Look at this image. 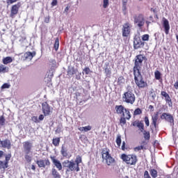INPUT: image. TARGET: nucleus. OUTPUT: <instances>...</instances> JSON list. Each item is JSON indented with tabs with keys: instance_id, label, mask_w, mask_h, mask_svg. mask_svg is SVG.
Instances as JSON below:
<instances>
[{
	"instance_id": "39",
	"label": "nucleus",
	"mask_w": 178,
	"mask_h": 178,
	"mask_svg": "<svg viewBox=\"0 0 178 178\" xmlns=\"http://www.w3.org/2000/svg\"><path fill=\"white\" fill-rule=\"evenodd\" d=\"M6 120L5 119V116L1 115L0 116V126H5V123Z\"/></svg>"
},
{
	"instance_id": "40",
	"label": "nucleus",
	"mask_w": 178,
	"mask_h": 178,
	"mask_svg": "<svg viewBox=\"0 0 178 178\" xmlns=\"http://www.w3.org/2000/svg\"><path fill=\"white\" fill-rule=\"evenodd\" d=\"M141 113H143V110H141L140 108H138L135 109L134 112V115L137 116L138 115H141Z\"/></svg>"
},
{
	"instance_id": "62",
	"label": "nucleus",
	"mask_w": 178,
	"mask_h": 178,
	"mask_svg": "<svg viewBox=\"0 0 178 178\" xmlns=\"http://www.w3.org/2000/svg\"><path fill=\"white\" fill-rule=\"evenodd\" d=\"M3 156V151L0 150V158H2Z\"/></svg>"
},
{
	"instance_id": "42",
	"label": "nucleus",
	"mask_w": 178,
	"mask_h": 178,
	"mask_svg": "<svg viewBox=\"0 0 178 178\" xmlns=\"http://www.w3.org/2000/svg\"><path fill=\"white\" fill-rule=\"evenodd\" d=\"M142 41H149V35L145 34L142 35Z\"/></svg>"
},
{
	"instance_id": "32",
	"label": "nucleus",
	"mask_w": 178,
	"mask_h": 178,
	"mask_svg": "<svg viewBox=\"0 0 178 178\" xmlns=\"http://www.w3.org/2000/svg\"><path fill=\"white\" fill-rule=\"evenodd\" d=\"M150 175L152 178H156L158 177V171L155 169H150L149 170Z\"/></svg>"
},
{
	"instance_id": "53",
	"label": "nucleus",
	"mask_w": 178,
	"mask_h": 178,
	"mask_svg": "<svg viewBox=\"0 0 178 178\" xmlns=\"http://www.w3.org/2000/svg\"><path fill=\"white\" fill-rule=\"evenodd\" d=\"M9 161H10V156H6L4 162H7L9 164Z\"/></svg>"
},
{
	"instance_id": "2",
	"label": "nucleus",
	"mask_w": 178,
	"mask_h": 178,
	"mask_svg": "<svg viewBox=\"0 0 178 178\" xmlns=\"http://www.w3.org/2000/svg\"><path fill=\"white\" fill-rule=\"evenodd\" d=\"M120 159L128 166H136L138 162V159L136 154H121Z\"/></svg>"
},
{
	"instance_id": "34",
	"label": "nucleus",
	"mask_w": 178,
	"mask_h": 178,
	"mask_svg": "<svg viewBox=\"0 0 178 178\" xmlns=\"http://www.w3.org/2000/svg\"><path fill=\"white\" fill-rule=\"evenodd\" d=\"M54 48L56 51L59 49V38H56L55 39V42H54Z\"/></svg>"
},
{
	"instance_id": "37",
	"label": "nucleus",
	"mask_w": 178,
	"mask_h": 178,
	"mask_svg": "<svg viewBox=\"0 0 178 178\" xmlns=\"http://www.w3.org/2000/svg\"><path fill=\"white\" fill-rule=\"evenodd\" d=\"M75 164H76L78 166H80V163L83 162V159H81V156H77L75 161H74Z\"/></svg>"
},
{
	"instance_id": "3",
	"label": "nucleus",
	"mask_w": 178,
	"mask_h": 178,
	"mask_svg": "<svg viewBox=\"0 0 178 178\" xmlns=\"http://www.w3.org/2000/svg\"><path fill=\"white\" fill-rule=\"evenodd\" d=\"M110 152L111 150L108 147L103 148L101 152L103 161L106 162L108 166H111L112 163H115V159L112 157Z\"/></svg>"
},
{
	"instance_id": "63",
	"label": "nucleus",
	"mask_w": 178,
	"mask_h": 178,
	"mask_svg": "<svg viewBox=\"0 0 178 178\" xmlns=\"http://www.w3.org/2000/svg\"><path fill=\"white\" fill-rule=\"evenodd\" d=\"M31 169H32V170H35V165H31Z\"/></svg>"
},
{
	"instance_id": "54",
	"label": "nucleus",
	"mask_w": 178,
	"mask_h": 178,
	"mask_svg": "<svg viewBox=\"0 0 178 178\" xmlns=\"http://www.w3.org/2000/svg\"><path fill=\"white\" fill-rule=\"evenodd\" d=\"M70 6H67L64 10V13H68Z\"/></svg>"
},
{
	"instance_id": "57",
	"label": "nucleus",
	"mask_w": 178,
	"mask_h": 178,
	"mask_svg": "<svg viewBox=\"0 0 178 178\" xmlns=\"http://www.w3.org/2000/svg\"><path fill=\"white\" fill-rule=\"evenodd\" d=\"M174 87L175 90H178V81L175 83Z\"/></svg>"
},
{
	"instance_id": "21",
	"label": "nucleus",
	"mask_w": 178,
	"mask_h": 178,
	"mask_svg": "<svg viewBox=\"0 0 178 178\" xmlns=\"http://www.w3.org/2000/svg\"><path fill=\"white\" fill-rule=\"evenodd\" d=\"M0 145H1L2 148H7V149H10V148H12V143L9 139L1 140Z\"/></svg>"
},
{
	"instance_id": "20",
	"label": "nucleus",
	"mask_w": 178,
	"mask_h": 178,
	"mask_svg": "<svg viewBox=\"0 0 178 178\" xmlns=\"http://www.w3.org/2000/svg\"><path fill=\"white\" fill-rule=\"evenodd\" d=\"M50 159L58 170H62V163H60V161H59V160L56 159V157L55 156H51Z\"/></svg>"
},
{
	"instance_id": "46",
	"label": "nucleus",
	"mask_w": 178,
	"mask_h": 178,
	"mask_svg": "<svg viewBox=\"0 0 178 178\" xmlns=\"http://www.w3.org/2000/svg\"><path fill=\"white\" fill-rule=\"evenodd\" d=\"M83 72H84L85 74H90V73H91V70H90V67H86L83 69Z\"/></svg>"
},
{
	"instance_id": "26",
	"label": "nucleus",
	"mask_w": 178,
	"mask_h": 178,
	"mask_svg": "<svg viewBox=\"0 0 178 178\" xmlns=\"http://www.w3.org/2000/svg\"><path fill=\"white\" fill-rule=\"evenodd\" d=\"M143 134V137L145 138L144 141H147L148 143V141H149V139L151 138V134L149 133V131H145L143 129V131H140Z\"/></svg>"
},
{
	"instance_id": "60",
	"label": "nucleus",
	"mask_w": 178,
	"mask_h": 178,
	"mask_svg": "<svg viewBox=\"0 0 178 178\" xmlns=\"http://www.w3.org/2000/svg\"><path fill=\"white\" fill-rule=\"evenodd\" d=\"M150 10H151V12H153V13H156V8H151L150 9Z\"/></svg>"
},
{
	"instance_id": "52",
	"label": "nucleus",
	"mask_w": 178,
	"mask_h": 178,
	"mask_svg": "<svg viewBox=\"0 0 178 178\" xmlns=\"http://www.w3.org/2000/svg\"><path fill=\"white\" fill-rule=\"evenodd\" d=\"M121 149H122V151H124V149H126V143L124 141L122 142Z\"/></svg>"
},
{
	"instance_id": "56",
	"label": "nucleus",
	"mask_w": 178,
	"mask_h": 178,
	"mask_svg": "<svg viewBox=\"0 0 178 178\" xmlns=\"http://www.w3.org/2000/svg\"><path fill=\"white\" fill-rule=\"evenodd\" d=\"M127 5V3H122V9H123V10H126V9H127V8H126Z\"/></svg>"
},
{
	"instance_id": "10",
	"label": "nucleus",
	"mask_w": 178,
	"mask_h": 178,
	"mask_svg": "<svg viewBox=\"0 0 178 178\" xmlns=\"http://www.w3.org/2000/svg\"><path fill=\"white\" fill-rule=\"evenodd\" d=\"M53 108L48 104V102L42 103V111L44 116H49L52 113Z\"/></svg>"
},
{
	"instance_id": "22",
	"label": "nucleus",
	"mask_w": 178,
	"mask_h": 178,
	"mask_svg": "<svg viewBox=\"0 0 178 178\" xmlns=\"http://www.w3.org/2000/svg\"><path fill=\"white\" fill-rule=\"evenodd\" d=\"M79 72L77 68H74V67H68L67 71V74L69 77H73L74 74H76Z\"/></svg>"
},
{
	"instance_id": "43",
	"label": "nucleus",
	"mask_w": 178,
	"mask_h": 178,
	"mask_svg": "<svg viewBox=\"0 0 178 178\" xmlns=\"http://www.w3.org/2000/svg\"><path fill=\"white\" fill-rule=\"evenodd\" d=\"M105 73H106V76H107V77H111V74H112V71H111L109 68L106 67Z\"/></svg>"
},
{
	"instance_id": "25",
	"label": "nucleus",
	"mask_w": 178,
	"mask_h": 178,
	"mask_svg": "<svg viewBox=\"0 0 178 178\" xmlns=\"http://www.w3.org/2000/svg\"><path fill=\"white\" fill-rule=\"evenodd\" d=\"M126 108L123 105L115 106V111L118 115H122L126 111Z\"/></svg>"
},
{
	"instance_id": "11",
	"label": "nucleus",
	"mask_w": 178,
	"mask_h": 178,
	"mask_svg": "<svg viewBox=\"0 0 178 178\" xmlns=\"http://www.w3.org/2000/svg\"><path fill=\"white\" fill-rule=\"evenodd\" d=\"M122 37H129L131 31V24L129 22H126L122 25Z\"/></svg>"
},
{
	"instance_id": "17",
	"label": "nucleus",
	"mask_w": 178,
	"mask_h": 178,
	"mask_svg": "<svg viewBox=\"0 0 178 178\" xmlns=\"http://www.w3.org/2000/svg\"><path fill=\"white\" fill-rule=\"evenodd\" d=\"M131 126L134 127H138L140 131H144V122L136 120L131 123Z\"/></svg>"
},
{
	"instance_id": "15",
	"label": "nucleus",
	"mask_w": 178,
	"mask_h": 178,
	"mask_svg": "<svg viewBox=\"0 0 178 178\" xmlns=\"http://www.w3.org/2000/svg\"><path fill=\"white\" fill-rule=\"evenodd\" d=\"M161 119H162V120H165L169 123H175V118H173V115L170 113H163L161 115Z\"/></svg>"
},
{
	"instance_id": "49",
	"label": "nucleus",
	"mask_w": 178,
	"mask_h": 178,
	"mask_svg": "<svg viewBox=\"0 0 178 178\" xmlns=\"http://www.w3.org/2000/svg\"><path fill=\"white\" fill-rule=\"evenodd\" d=\"M144 178H151V176L149 175V172H148L147 170H145L144 172Z\"/></svg>"
},
{
	"instance_id": "61",
	"label": "nucleus",
	"mask_w": 178,
	"mask_h": 178,
	"mask_svg": "<svg viewBox=\"0 0 178 178\" xmlns=\"http://www.w3.org/2000/svg\"><path fill=\"white\" fill-rule=\"evenodd\" d=\"M146 24H147V27H149V24H151V22L149 21H146Z\"/></svg>"
},
{
	"instance_id": "33",
	"label": "nucleus",
	"mask_w": 178,
	"mask_h": 178,
	"mask_svg": "<svg viewBox=\"0 0 178 178\" xmlns=\"http://www.w3.org/2000/svg\"><path fill=\"white\" fill-rule=\"evenodd\" d=\"M51 175L54 178H60V174L55 168H52Z\"/></svg>"
},
{
	"instance_id": "28",
	"label": "nucleus",
	"mask_w": 178,
	"mask_h": 178,
	"mask_svg": "<svg viewBox=\"0 0 178 178\" xmlns=\"http://www.w3.org/2000/svg\"><path fill=\"white\" fill-rule=\"evenodd\" d=\"M60 154L65 158H67V156L69 155L67 154V149L65 147V145H63L61 147Z\"/></svg>"
},
{
	"instance_id": "50",
	"label": "nucleus",
	"mask_w": 178,
	"mask_h": 178,
	"mask_svg": "<svg viewBox=\"0 0 178 178\" xmlns=\"http://www.w3.org/2000/svg\"><path fill=\"white\" fill-rule=\"evenodd\" d=\"M32 120L34 122V123H38L40 121H38V117L37 116H33Z\"/></svg>"
},
{
	"instance_id": "6",
	"label": "nucleus",
	"mask_w": 178,
	"mask_h": 178,
	"mask_svg": "<svg viewBox=\"0 0 178 178\" xmlns=\"http://www.w3.org/2000/svg\"><path fill=\"white\" fill-rule=\"evenodd\" d=\"M122 101L125 104H129V105H134L136 102V95L133 92V90H127L122 94Z\"/></svg>"
},
{
	"instance_id": "5",
	"label": "nucleus",
	"mask_w": 178,
	"mask_h": 178,
	"mask_svg": "<svg viewBox=\"0 0 178 178\" xmlns=\"http://www.w3.org/2000/svg\"><path fill=\"white\" fill-rule=\"evenodd\" d=\"M145 57L142 54H138L135 57L134 66L133 67L134 73L141 72V67H143V62H144Z\"/></svg>"
},
{
	"instance_id": "24",
	"label": "nucleus",
	"mask_w": 178,
	"mask_h": 178,
	"mask_svg": "<svg viewBox=\"0 0 178 178\" xmlns=\"http://www.w3.org/2000/svg\"><path fill=\"white\" fill-rule=\"evenodd\" d=\"M35 55H37V53L35 51H33V52L26 51L24 54V58L25 59H29V60H31L35 56Z\"/></svg>"
},
{
	"instance_id": "1",
	"label": "nucleus",
	"mask_w": 178,
	"mask_h": 178,
	"mask_svg": "<svg viewBox=\"0 0 178 178\" xmlns=\"http://www.w3.org/2000/svg\"><path fill=\"white\" fill-rule=\"evenodd\" d=\"M135 84L139 90H144L148 88V83L144 79L141 72H134Z\"/></svg>"
},
{
	"instance_id": "8",
	"label": "nucleus",
	"mask_w": 178,
	"mask_h": 178,
	"mask_svg": "<svg viewBox=\"0 0 178 178\" xmlns=\"http://www.w3.org/2000/svg\"><path fill=\"white\" fill-rule=\"evenodd\" d=\"M134 24H137L139 29H142L144 24H145V18L143 14H138L134 17Z\"/></svg>"
},
{
	"instance_id": "23",
	"label": "nucleus",
	"mask_w": 178,
	"mask_h": 178,
	"mask_svg": "<svg viewBox=\"0 0 178 178\" xmlns=\"http://www.w3.org/2000/svg\"><path fill=\"white\" fill-rule=\"evenodd\" d=\"M158 119H159V113H155L152 116V124L154 126L155 129H157L158 127V124H156L158 122Z\"/></svg>"
},
{
	"instance_id": "9",
	"label": "nucleus",
	"mask_w": 178,
	"mask_h": 178,
	"mask_svg": "<svg viewBox=\"0 0 178 178\" xmlns=\"http://www.w3.org/2000/svg\"><path fill=\"white\" fill-rule=\"evenodd\" d=\"M130 119H131V114H130V111L127 108L123 113L121 114L120 123L124 125L126 124V120H130Z\"/></svg>"
},
{
	"instance_id": "30",
	"label": "nucleus",
	"mask_w": 178,
	"mask_h": 178,
	"mask_svg": "<svg viewBox=\"0 0 178 178\" xmlns=\"http://www.w3.org/2000/svg\"><path fill=\"white\" fill-rule=\"evenodd\" d=\"M52 144L54 147H59L60 144V138H54L52 139Z\"/></svg>"
},
{
	"instance_id": "47",
	"label": "nucleus",
	"mask_w": 178,
	"mask_h": 178,
	"mask_svg": "<svg viewBox=\"0 0 178 178\" xmlns=\"http://www.w3.org/2000/svg\"><path fill=\"white\" fill-rule=\"evenodd\" d=\"M5 88H10V84L9 83H3L2 86H1V90H5Z\"/></svg>"
},
{
	"instance_id": "44",
	"label": "nucleus",
	"mask_w": 178,
	"mask_h": 178,
	"mask_svg": "<svg viewBox=\"0 0 178 178\" xmlns=\"http://www.w3.org/2000/svg\"><path fill=\"white\" fill-rule=\"evenodd\" d=\"M109 6V0H103V8L106 9Z\"/></svg>"
},
{
	"instance_id": "13",
	"label": "nucleus",
	"mask_w": 178,
	"mask_h": 178,
	"mask_svg": "<svg viewBox=\"0 0 178 178\" xmlns=\"http://www.w3.org/2000/svg\"><path fill=\"white\" fill-rule=\"evenodd\" d=\"M144 45H145V42L141 40L140 37H135L134 38V48L135 49H140V48H144Z\"/></svg>"
},
{
	"instance_id": "35",
	"label": "nucleus",
	"mask_w": 178,
	"mask_h": 178,
	"mask_svg": "<svg viewBox=\"0 0 178 178\" xmlns=\"http://www.w3.org/2000/svg\"><path fill=\"white\" fill-rule=\"evenodd\" d=\"M91 129H92L91 126L89 125V126H86V127H80V128H79V130L80 131L87 132V131H90V130H91Z\"/></svg>"
},
{
	"instance_id": "27",
	"label": "nucleus",
	"mask_w": 178,
	"mask_h": 178,
	"mask_svg": "<svg viewBox=\"0 0 178 178\" xmlns=\"http://www.w3.org/2000/svg\"><path fill=\"white\" fill-rule=\"evenodd\" d=\"M9 168V164L8 162L0 161V170L5 172V169H8Z\"/></svg>"
},
{
	"instance_id": "14",
	"label": "nucleus",
	"mask_w": 178,
	"mask_h": 178,
	"mask_svg": "<svg viewBox=\"0 0 178 178\" xmlns=\"http://www.w3.org/2000/svg\"><path fill=\"white\" fill-rule=\"evenodd\" d=\"M35 163L38 164V168H45L47 166L51 165V161H49V159H40L35 161Z\"/></svg>"
},
{
	"instance_id": "64",
	"label": "nucleus",
	"mask_w": 178,
	"mask_h": 178,
	"mask_svg": "<svg viewBox=\"0 0 178 178\" xmlns=\"http://www.w3.org/2000/svg\"><path fill=\"white\" fill-rule=\"evenodd\" d=\"M149 109H150L151 111H152V109H154V106L149 105Z\"/></svg>"
},
{
	"instance_id": "38",
	"label": "nucleus",
	"mask_w": 178,
	"mask_h": 178,
	"mask_svg": "<svg viewBox=\"0 0 178 178\" xmlns=\"http://www.w3.org/2000/svg\"><path fill=\"white\" fill-rule=\"evenodd\" d=\"M115 143H116L118 147H120V145H122V136H120V135L117 136Z\"/></svg>"
},
{
	"instance_id": "58",
	"label": "nucleus",
	"mask_w": 178,
	"mask_h": 178,
	"mask_svg": "<svg viewBox=\"0 0 178 178\" xmlns=\"http://www.w3.org/2000/svg\"><path fill=\"white\" fill-rule=\"evenodd\" d=\"M44 116H45V115H44L42 114L40 115L39 118H38V120H40V121L44 119Z\"/></svg>"
},
{
	"instance_id": "48",
	"label": "nucleus",
	"mask_w": 178,
	"mask_h": 178,
	"mask_svg": "<svg viewBox=\"0 0 178 178\" xmlns=\"http://www.w3.org/2000/svg\"><path fill=\"white\" fill-rule=\"evenodd\" d=\"M19 0H6L7 5H12V3H15L17 2Z\"/></svg>"
},
{
	"instance_id": "55",
	"label": "nucleus",
	"mask_w": 178,
	"mask_h": 178,
	"mask_svg": "<svg viewBox=\"0 0 178 178\" xmlns=\"http://www.w3.org/2000/svg\"><path fill=\"white\" fill-rule=\"evenodd\" d=\"M49 20H50L49 16L46 17L44 18V23H49Z\"/></svg>"
},
{
	"instance_id": "19",
	"label": "nucleus",
	"mask_w": 178,
	"mask_h": 178,
	"mask_svg": "<svg viewBox=\"0 0 178 178\" xmlns=\"http://www.w3.org/2000/svg\"><path fill=\"white\" fill-rule=\"evenodd\" d=\"M161 95L165 98V102L168 104V106L172 107V99L170 98V96L166 91H161Z\"/></svg>"
},
{
	"instance_id": "12",
	"label": "nucleus",
	"mask_w": 178,
	"mask_h": 178,
	"mask_svg": "<svg viewBox=\"0 0 178 178\" xmlns=\"http://www.w3.org/2000/svg\"><path fill=\"white\" fill-rule=\"evenodd\" d=\"M22 6V3L18 2L17 4H14L12 6L10 9V17H12V19L15 18V16L19 13V9H20V7Z\"/></svg>"
},
{
	"instance_id": "31",
	"label": "nucleus",
	"mask_w": 178,
	"mask_h": 178,
	"mask_svg": "<svg viewBox=\"0 0 178 178\" xmlns=\"http://www.w3.org/2000/svg\"><path fill=\"white\" fill-rule=\"evenodd\" d=\"M9 72V67L0 64V73H8Z\"/></svg>"
},
{
	"instance_id": "29",
	"label": "nucleus",
	"mask_w": 178,
	"mask_h": 178,
	"mask_svg": "<svg viewBox=\"0 0 178 178\" xmlns=\"http://www.w3.org/2000/svg\"><path fill=\"white\" fill-rule=\"evenodd\" d=\"M12 62H13V59H12V57L10 56H7L3 58V65H8V63H12Z\"/></svg>"
},
{
	"instance_id": "18",
	"label": "nucleus",
	"mask_w": 178,
	"mask_h": 178,
	"mask_svg": "<svg viewBox=\"0 0 178 178\" xmlns=\"http://www.w3.org/2000/svg\"><path fill=\"white\" fill-rule=\"evenodd\" d=\"M163 27L164 29L165 34L168 35L170 30V25L169 24V21L168 20V19L165 17L163 18Z\"/></svg>"
},
{
	"instance_id": "45",
	"label": "nucleus",
	"mask_w": 178,
	"mask_h": 178,
	"mask_svg": "<svg viewBox=\"0 0 178 178\" xmlns=\"http://www.w3.org/2000/svg\"><path fill=\"white\" fill-rule=\"evenodd\" d=\"M144 122L145 123L146 127H149V118H148V116H145L144 118Z\"/></svg>"
},
{
	"instance_id": "41",
	"label": "nucleus",
	"mask_w": 178,
	"mask_h": 178,
	"mask_svg": "<svg viewBox=\"0 0 178 178\" xmlns=\"http://www.w3.org/2000/svg\"><path fill=\"white\" fill-rule=\"evenodd\" d=\"M161 72L158 70H156L155 72H154V77L156 79V80H161Z\"/></svg>"
},
{
	"instance_id": "36",
	"label": "nucleus",
	"mask_w": 178,
	"mask_h": 178,
	"mask_svg": "<svg viewBox=\"0 0 178 178\" xmlns=\"http://www.w3.org/2000/svg\"><path fill=\"white\" fill-rule=\"evenodd\" d=\"M124 81H125L124 77L123 76H121L118 79V85L122 86V84H124Z\"/></svg>"
},
{
	"instance_id": "4",
	"label": "nucleus",
	"mask_w": 178,
	"mask_h": 178,
	"mask_svg": "<svg viewBox=\"0 0 178 178\" xmlns=\"http://www.w3.org/2000/svg\"><path fill=\"white\" fill-rule=\"evenodd\" d=\"M22 144L24 152L25 154L24 158L26 162H28V163H30L32 161L30 154H31V151L33 149V143H31V142L30 141H25L23 142Z\"/></svg>"
},
{
	"instance_id": "59",
	"label": "nucleus",
	"mask_w": 178,
	"mask_h": 178,
	"mask_svg": "<svg viewBox=\"0 0 178 178\" xmlns=\"http://www.w3.org/2000/svg\"><path fill=\"white\" fill-rule=\"evenodd\" d=\"M150 95H152V97L154 98V97H155V93H154V90L152 89L150 92H149Z\"/></svg>"
},
{
	"instance_id": "7",
	"label": "nucleus",
	"mask_w": 178,
	"mask_h": 178,
	"mask_svg": "<svg viewBox=\"0 0 178 178\" xmlns=\"http://www.w3.org/2000/svg\"><path fill=\"white\" fill-rule=\"evenodd\" d=\"M63 168H67V172H80V167L73 160H66L63 162Z\"/></svg>"
},
{
	"instance_id": "16",
	"label": "nucleus",
	"mask_w": 178,
	"mask_h": 178,
	"mask_svg": "<svg viewBox=\"0 0 178 178\" xmlns=\"http://www.w3.org/2000/svg\"><path fill=\"white\" fill-rule=\"evenodd\" d=\"M147 145H148V142H147L145 140H142L140 142V145L134 147V150L135 151V152H138V151H141V149H143V151H145L148 149L147 147Z\"/></svg>"
},
{
	"instance_id": "51",
	"label": "nucleus",
	"mask_w": 178,
	"mask_h": 178,
	"mask_svg": "<svg viewBox=\"0 0 178 178\" xmlns=\"http://www.w3.org/2000/svg\"><path fill=\"white\" fill-rule=\"evenodd\" d=\"M51 5V6H56L58 5V0H53Z\"/></svg>"
}]
</instances>
